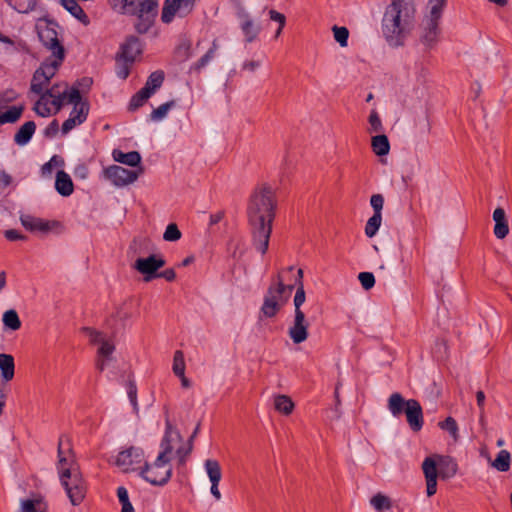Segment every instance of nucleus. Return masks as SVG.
I'll use <instances>...</instances> for the list:
<instances>
[{
	"mask_svg": "<svg viewBox=\"0 0 512 512\" xmlns=\"http://www.w3.org/2000/svg\"><path fill=\"white\" fill-rule=\"evenodd\" d=\"M438 426L440 429L447 431L450 436L453 438L454 441H458L459 439V428L457 421L451 417L448 416L445 420L440 421L438 423Z\"/></svg>",
	"mask_w": 512,
	"mask_h": 512,
	"instance_id": "41",
	"label": "nucleus"
},
{
	"mask_svg": "<svg viewBox=\"0 0 512 512\" xmlns=\"http://www.w3.org/2000/svg\"><path fill=\"white\" fill-rule=\"evenodd\" d=\"M185 367L183 352L181 350H176L173 357V373L176 376H183V373H185Z\"/></svg>",
	"mask_w": 512,
	"mask_h": 512,
	"instance_id": "48",
	"label": "nucleus"
},
{
	"mask_svg": "<svg viewBox=\"0 0 512 512\" xmlns=\"http://www.w3.org/2000/svg\"><path fill=\"white\" fill-rule=\"evenodd\" d=\"M62 6L82 24L88 25L90 23L88 15L77 3L76 0H60Z\"/></svg>",
	"mask_w": 512,
	"mask_h": 512,
	"instance_id": "29",
	"label": "nucleus"
},
{
	"mask_svg": "<svg viewBox=\"0 0 512 512\" xmlns=\"http://www.w3.org/2000/svg\"><path fill=\"white\" fill-rule=\"evenodd\" d=\"M78 125H81V124L79 122H77L75 120V118H73L71 115H69V118L66 119L62 124V127H61L62 133L67 134Z\"/></svg>",
	"mask_w": 512,
	"mask_h": 512,
	"instance_id": "63",
	"label": "nucleus"
},
{
	"mask_svg": "<svg viewBox=\"0 0 512 512\" xmlns=\"http://www.w3.org/2000/svg\"><path fill=\"white\" fill-rule=\"evenodd\" d=\"M58 131H59V123H58L57 119H54L44 129L43 135L46 138H53L57 135Z\"/></svg>",
	"mask_w": 512,
	"mask_h": 512,
	"instance_id": "59",
	"label": "nucleus"
},
{
	"mask_svg": "<svg viewBox=\"0 0 512 512\" xmlns=\"http://www.w3.org/2000/svg\"><path fill=\"white\" fill-rule=\"evenodd\" d=\"M303 275H304L303 270L301 268H299L297 270V276L295 279V285H297L296 293L294 296L295 313L303 312L301 310V306L306 300V293H305L304 284H303Z\"/></svg>",
	"mask_w": 512,
	"mask_h": 512,
	"instance_id": "30",
	"label": "nucleus"
},
{
	"mask_svg": "<svg viewBox=\"0 0 512 512\" xmlns=\"http://www.w3.org/2000/svg\"><path fill=\"white\" fill-rule=\"evenodd\" d=\"M2 322L6 330L17 331L21 328V320L15 309H9L3 313Z\"/></svg>",
	"mask_w": 512,
	"mask_h": 512,
	"instance_id": "33",
	"label": "nucleus"
},
{
	"mask_svg": "<svg viewBox=\"0 0 512 512\" xmlns=\"http://www.w3.org/2000/svg\"><path fill=\"white\" fill-rule=\"evenodd\" d=\"M66 100L68 103L73 104L74 106H81L84 99L81 96V91L77 86H72L70 90H67Z\"/></svg>",
	"mask_w": 512,
	"mask_h": 512,
	"instance_id": "50",
	"label": "nucleus"
},
{
	"mask_svg": "<svg viewBox=\"0 0 512 512\" xmlns=\"http://www.w3.org/2000/svg\"><path fill=\"white\" fill-rule=\"evenodd\" d=\"M23 111L24 107L22 105L9 107L5 112L0 113L2 124L16 123L21 118Z\"/></svg>",
	"mask_w": 512,
	"mask_h": 512,
	"instance_id": "39",
	"label": "nucleus"
},
{
	"mask_svg": "<svg viewBox=\"0 0 512 512\" xmlns=\"http://www.w3.org/2000/svg\"><path fill=\"white\" fill-rule=\"evenodd\" d=\"M176 104H177V102L174 99L161 104L160 106H158L157 108L152 110V112L150 114V119L152 121L162 120L163 118L166 117L168 111L170 109H172L173 107H175Z\"/></svg>",
	"mask_w": 512,
	"mask_h": 512,
	"instance_id": "42",
	"label": "nucleus"
},
{
	"mask_svg": "<svg viewBox=\"0 0 512 512\" xmlns=\"http://www.w3.org/2000/svg\"><path fill=\"white\" fill-rule=\"evenodd\" d=\"M4 236L5 238L8 240V241H18V240H22V241H25L27 240V236L20 233L18 230L16 229H8V230H5L4 231Z\"/></svg>",
	"mask_w": 512,
	"mask_h": 512,
	"instance_id": "60",
	"label": "nucleus"
},
{
	"mask_svg": "<svg viewBox=\"0 0 512 512\" xmlns=\"http://www.w3.org/2000/svg\"><path fill=\"white\" fill-rule=\"evenodd\" d=\"M182 236L181 231L175 223H170L166 227V230L163 234V239L169 242L178 241Z\"/></svg>",
	"mask_w": 512,
	"mask_h": 512,
	"instance_id": "49",
	"label": "nucleus"
},
{
	"mask_svg": "<svg viewBox=\"0 0 512 512\" xmlns=\"http://www.w3.org/2000/svg\"><path fill=\"white\" fill-rule=\"evenodd\" d=\"M276 207L277 200L270 185L262 184L255 188L249 199L247 216L251 226L253 246L262 255L269 247Z\"/></svg>",
	"mask_w": 512,
	"mask_h": 512,
	"instance_id": "1",
	"label": "nucleus"
},
{
	"mask_svg": "<svg viewBox=\"0 0 512 512\" xmlns=\"http://www.w3.org/2000/svg\"><path fill=\"white\" fill-rule=\"evenodd\" d=\"M192 449H193V444H188V446L185 448V447H179L177 449V454H178V462H179V465H184L185 462H186V458L187 456L190 455V453L192 452Z\"/></svg>",
	"mask_w": 512,
	"mask_h": 512,
	"instance_id": "61",
	"label": "nucleus"
},
{
	"mask_svg": "<svg viewBox=\"0 0 512 512\" xmlns=\"http://www.w3.org/2000/svg\"><path fill=\"white\" fill-rule=\"evenodd\" d=\"M131 318V312L124 305L118 307L116 311L107 319L112 334L115 336L120 330L124 329L126 322Z\"/></svg>",
	"mask_w": 512,
	"mask_h": 512,
	"instance_id": "20",
	"label": "nucleus"
},
{
	"mask_svg": "<svg viewBox=\"0 0 512 512\" xmlns=\"http://www.w3.org/2000/svg\"><path fill=\"white\" fill-rule=\"evenodd\" d=\"M164 79V72L162 70H156L148 76L143 88L152 96L162 86Z\"/></svg>",
	"mask_w": 512,
	"mask_h": 512,
	"instance_id": "31",
	"label": "nucleus"
},
{
	"mask_svg": "<svg viewBox=\"0 0 512 512\" xmlns=\"http://www.w3.org/2000/svg\"><path fill=\"white\" fill-rule=\"evenodd\" d=\"M65 57L66 54H62V51H58L57 54H52L50 57H47L36 69V77L43 76V81L50 84V80L56 75Z\"/></svg>",
	"mask_w": 512,
	"mask_h": 512,
	"instance_id": "16",
	"label": "nucleus"
},
{
	"mask_svg": "<svg viewBox=\"0 0 512 512\" xmlns=\"http://www.w3.org/2000/svg\"><path fill=\"white\" fill-rule=\"evenodd\" d=\"M236 17L240 21V29L244 35V41L246 43L254 42L261 32L260 25L251 18L247 11L236 15Z\"/></svg>",
	"mask_w": 512,
	"mask_h": 512,
	"instance_id": "18",
	"label": "nucleus"
},
{
	"mask_svg": "<svg viewBox=\"0 0 512 512\" xmlns=\"http://www.w3.org/2000/svg\"><path fill=\"white\" fill-rule=\"evenodd\" d=\"M124 15L134 17L133 29L139 35L147 34L156 23L159 0H126Z\"/></svg>",
	"mask_w": 512,
	"mask_h": 512,
	"instance_id": "5",
	"label": "nucleus"
},
{
	"mask_svg": "<svg viewBox=\"0 0 512 512\" xmlns=\"http://www.w3.org/2000/svg\"><path fill=\"white\" fill-rule=\"evenodd\" d=\"M372 151L377 156H386L390 151V142L385 134L373 136L371 139Z\"/></svg>",
	"mask_w": 512,
	"mask_h": 512,
	"instance_id": "32",
	"label": "nucleus"
},
{
	"mask_svg": "<svg viewBox=\"0 0 512 512\" xmlns=\"http://www.w3.org/2000/svg\"><path fill=\"white\" fill-rule=\"evenodd\" d=\"M127 394L130 400V403L133 406L134 411H138V402H137V385L133 378V375H129L126 383Z\"/></svg>",
	"mask_w": 512,
	"mask_h": 512,
	"instance_id": "46",
	"label": "nucleus"
},
{
	"mask_svg": "<svg viewBox=\"0 0 512 512\" xmlns=\"http://www.w3.org/2000/svg\"><path fill=\"white\" fill-rule=\"evenodd\" d=\"M114 350H115V346L112 343L104 340V341H102L97 354H98V357L109 358L112 355V353L114 352Z\"/></svg>",
	"mask_w": 512,
	"mask_h": 512,
	"instance_id": "57",
	"label": "nucleus"
},
{
	"mask_svg": "<svg viewBox=\"0 0 512 512\" xmlns=\"http://www.w3.org/2000/svg\"><path fill=\"white\" fill-rule=\"evenodd\" d=\"M0 371L4 382H9L15 375V361L11 354L0 353Z\"/></svg>",
	"mask_w": 512,
	"mask_h": 512,
	"instance_id": "27",
	"label": "nucleus"
},
{
	"mask_svg": "<svg viewBox=\"0 0 512 512\" xmlns=\"http://www.w3.org/2000/svg\"><path fill=\"white\" fill-rule=\"evenodd\" d=\"M371 505L378 512H382L385 510H389L392 507L391 499L388 496H385L381 493H377L371 498Z\"/></svg>",
	"mask_w": 512,
	"mask_h": 512,
	"instance_id": "45",
	"label": "nucleus"
},
{
	"mask_svg": "<svg viewBox=\"0 0 512 512\" xmlns=\"http://www.w3.org/2000/svg\"><path fill=\"white\" fill-rule=\"evenodd\" d=\"M388 409L394 417L405 414L407 423L414 432L422 429L424 424L423 409L416 399L406 400L400 393L395 392L388 399Z\"/></svg>",
	"mask_w": 512,
	"mask_h": 512,
	"instance_id": "6",
	"label": "nucleus"
},
{
	"mask_svg": "<svg viewBox=\"0 0 512 512\" xmlns=\"http://www.w3.org/2000/svg\"><path fill=\"white\" fill-rule=\"evenodd\" d=\"M269 16L271 20L278 22L279 26L285 27L286 17L284 14L272 9L269 11Z\"/></svg>",
	"mask_w": 512,
	"mask_h": 512,
	"instance_id": "64",
	"label": "nucleus"
},
{
	"mask_svg": "<svg viewBox=\"0 0 512 512\" xmlns=\"http://www.w3.org/2000/svg\"><path fill=\"white\" fill-rule=\"evenodd\" d=\"M358 279L365 290H370L375 285V276L372 272H360Z\"/></svg>",
	"mask_w": 512,
	"mask_h": 512,
	"instance_id": "53",
	"label": "nucleus"
},
{
	"mask_svg": "<svg viewBox=\"0 0 512 512\" xmlns=\"http://www.w3.org/2000/svg\"><path fill=\"white\" fill-rule=\"evenodd\" d=\"M309 324L306 321L304 312L295 313L294 323L289 328L288 334L294 344H300L307 340Z\"/></svg>",
	"mask_w": 512,
	"mask_h": 512,
	"instance_id": "17",
	"label": "nucleus"
},
{
	"mask_svg": "<svg viewBox=\"0 0 512 512\" xmlns=\"http://www.w3.org/2000/svg\"><path fill=\"white\" fill-rule=\"evenodd\" d=\"M20 220L23 227L31 232H48L51 229L49 221L31 215H22Z\"/></svg>",
	"mask_w": 512,
	"mask_h": 512,
	"instance_id": "26",
	"label": "nucleus"
},
{
	"mask_svg": "<svg viewBox=\"0 0 512 512\" xmlns=\"http://www.w3.org/2000/svg\"><path fill=\"white\" fill-rule=\"evenodd\" d=\"M415 0H391L385 8L381 31L390 47L405 45L416 24Z\"/></svg>",
	"mask_w": 512,
	"mask_h": 512,
	"instance_id": "2",
	"label": "nucleus"
},
{
	"mask_svg": "<svg viewBox=\"0 0 512 512\" xmlns=\"http://www.w3.org/2000/svg\"><path fill=\"white\" fill-rule=\"evenodd\" d=\"M55 189L63 197H68L74 192V184L68 173L63 170L57 172Z\"/></svg>",
	"mask_w": 512,
	"mask_h": 512,
	"instance_id": "24",
	"label": "nucleus"
},
{
	"mask_svg": "<svg viewBox=\"0 0 512 512\" xmlns=\"http://www.w3.org/2000/svg\"><path fill=\"white\" fill-rule=\"evenodd\" d=\"M274 406L278 412L284 415H290L294 409V403L287 395L276 396L274 400Z\"/></svg>",
	"mask_w": 512,
	"mask_h": 512,
	"instance_id": "38",
	"label": "nucleus"
},
{
	"mask_svg": "<svg viewBox=\"0 0 512 512\" xmlns=\"http://www.w3.org/2000/svg\"><path fill=\"white\" fill-rule=\"evenodd\" d=\"M81 331L89 337L91 344L102 343V341L105 340L103 338L102 332H100L92 327H82Z\"/></svg>",
	"mask_w": 512,
	"mask_h": 512,
	"instance_id": "52",
	"label": "nucleus"
},
{
	"mask_svg": "<svg viewBox=\"0 0 512 512\" xmlns=\"http://www.w3.org/2000/svg\"><path fill=\"white\" fill-rule=\"evenodd\" d=\"M197 0H165L161 12V21L169 24L178 13L180 17H186L194 10Z\"/></svg>",
	"mask_w": 512,
	"mask_h": 512,
	"instance_id": "10",
	"label": "nucleus"
},
{
	"mask_svg": "<svg viewBox=\"0 0 512 512\" xmlns=\"http://www.w3.org/2000/svg\"><path fill=\"white\" fill-rule=\"evenodd\" d=\"M332 31L336 42H338L341 47H346L348 45L349 30L344 26L340 27L334 25Z\"/></svg>",
	"mask_w": 512,
	"mask_h": 512,
	"instance_id": "47",
	"label": "nucleus"
},
{
	"mask_svg": "<svg viewBox=\"0 0 512 512\" xmlns=\"http://www.w3.org/2000/svg\"><path fill=\"white\" fill-rule=\"evenodd\" d=\"M36 131V124L30 120L19 127L14 135V142L19 146L27 145Z\"/></svg>",
	"mask_w": 512,
	"mask_h": 512,
	"instance_id": "25",
	"label": "nucleus"
},
{
	"mask_svg": "<svg viewBox=\"0 0 512 512\" xmlns=\"http://www.w3.org/2000/svg\"><path fill=\"white\" fill-rule=\"evenodd\" d=\"M170 427H171V425L167 421V429H169ZM160 446L162 448V451L159 453L158 457L153 462L152 467H154V468H163L170 463L171 458L169 455L171 454V452L173 450V446L171 444L170 434H169L168 430H166V432L161 440Z\"/></svg>",
	"mask_w": 512,
	"mask_h": 512,
	"instance_id": "21",
	"label": "nucleus"
},
{
	"mask_svg": "<svg viewBox=\"0 0 512 512\" xmlns=\"http://www.w3.org/2000/svg\"><path fill=\"white\" fill-rule=\"evenodd\" d=\"M153 463L144 462L140 467L139 476L154 486H164L169 482L172 476V467L170 464L163 468L152 467Z\"/></svg>",
	"mask_w": 512,
	"mask_h": 512,
	"instance_id": "13",
	"label": "nucleus"
},
{
	"mask_svg": "<svg viewBox=\"0 0 512 512\" xmlns=\"http://www.w3.org/2000/svg\"><path fill=\"white\" fill-rule=\"evenodd\" d=\"M511 465V455L507 450L498 452L496 458L491 462V466L499 472H507Z\"/></svg>",
	"mask_w": 512,
	"mask_h": 512,
	"instance_id": "35",
	"label": "nucleus"
},
{
	"mask_svg": "<svg viewBox=\"0 0 512 512\" xmlns=\"http://www.w3.org/2000/svg\"><path fill=\"white\" fill-rule=\"evenodd\" d=\"M143 53V44L138 36L129 35L120 46V51L116 55V61L123 60L134 63L136 57Z\"/></svg>",
	"mask_w": 512,
	"mask_h": 512,
	"instance_id": "15",
	"label": "nucleus"
},
{
	"mask_svg": "<svg viewBox=\"0 0 512 512\" xmlns=\"http://www.w3.org/2000/svg\"><path fill=\"white\" fill-rule=\"evenodd\" d=\"M381 222H382V214L373 213V215L368 219V221L366 222V225H365L366 236L369 238L374 237L377 234V232L381 226Z\"/></svg>",
	"mask_w": 512,
	"mask_h": 512,
	"instance_id": "44",
	"label": "nucleus"
},
{
	"mask_svg": "<svg viewBox=\"0 0 512 512\" xmlns=\"http://www.w3.org/2000/svg\"><path fill=\"white\" fill-rule=\"evenodd\" d=\"M150 97V94L142 87L131 97L127 107L128 111L135 112L142 107Z\"/></svg>",
	"mask_w": 512,
	"mask_h": 512,
	"instance_id": "37",
	"label": "nucleus"
},
{
	"mask_svg": "<svg viewBox=\"0 0 512 512\" xmlns=\"http://www.w3.org/2000/svg\"><path fill=\"white\" fill-rule=\"evenodd\" d=\"M9 6L19 13H28L36 6V0H5Z\"/></svg>",
	"mask_w": 512,
	"mask_h": 512,
	"instance_id": "43",
	"label": "nucleus"
},
{
	"mask_svg": "<svg viewBox=\"0 0 512 512\" xmlns=\"http://www.w3.org/2000/svg\"><path fill=\"white\" fill-rule=\"evenodd\" d=\"M494 235L498 239H504L509 234V225L506 217L505 210L502 207H497L493 212Z\"/></svg>",
	"mask_w": 512,
	"mask_h": 512,
	"instance_id": "22",
	"label": "nucleus"
},
{
	"mask_svg": "<svg viewBox=\"0 0 512 512\" xmlns=\"http://www.w3.org/2000/svg\"><path fill=\"white\" fill-rule=\"evenodd\" d=\"M35 29L40 42L47 50L51 51V54H57L58 51L66 54L65 47L59 38L60 26L56 20L50 19L48 16L41 17L37 20Z\"/></svg>",
	"mask_w": 512,
	"mask_h": 512,
	"instance_id": "7",
	"label": "nucleus"
},
{
	"mask_svg": "<svg viewBox=\"0 0 512 512\" xmlns=\"http://www.w3.org/2000/svg\"><path fill=\"white\" fill-rule=\"evenodd\" d=\"M166 264L162 255L150 254L145 258H138L133 264V268L143 275L145 282H150L157 278L158 270Z\"/></svg>",
	"mask_w": 512,
	"mask_h": 512,
	"instance_id": "11",
	"label": "nucleus"
},
{
	"mask_svg": "<svg viewBox=\"0 0 512 512\" xmlns=\"http://www.w3.org/2000/svg\"><path fill=\"white\" fill-rule=\"evenodd\" d=\"M67 97V90H65L62 93L56 92L54 93V97L51 101L52 105L55 106V113L59 112L62 108L64 101Z\"/></svg>",
	"mask_w": 512,
	"mask_h": 512,
	"instance_id": "58",
	"label": "nucleus"
},
{
	"mask_svg": "<svg viewBox=\"0 0 512 512\" xmlns=\"http://www.w3.org/2000/svg\"><path fill=\"white\" fill-rule=\"evenodd\" d=\"M116 62H117V69H116L117 76L122 80H126L130 75L131 68L134 63H130V62L123 61V60H119Z\"/></svg>",
	"mask_w": 512,
	"mask_h": 512,
	"instance_id": "51",
	"label": "nucleus"
},
{
	"mask_svg": "<svg viewBox=\"0 0 512 512\" xmlns=\"http://www.w3.org/2000/svg\"><path fill=\"white\" fill-rule=\"evenodd\" d=\"M103 172L106 179L115 186L122 187L136 181L143 172V168L139 167L137 170H129L119 165H111L105 168Z\"/></svg>",
	"mask_w": 512,
	"mask_h": 512,
	"instance_id": "12",
	"label": "nucleus"
},
{
	"mask_svg": "<svg viewBox=\"0 0 512 512\" xmlns=\"http://www.w3.org/2000/svg\"><path fill=\"white\" fill-rule=\"evenodd\" d=\"M368 122L371 126L370 130L372 132H381L383 130L382 121L380 119V116L378 112L373 109L369 115Z\"/></svg>",
	"mask_w": 512,
	"mask_h": 512,
	"instance_id": "55",
	"label": "nucleus"
},
{
	"mask_svg": "<svg viewBox=\"0 0 512 512\" xmlns=\"http://www.w3.org/2000/svg\"><path fill=\"white\" fill-rule=\"evenodd\" d=\"M142 462H145L143 449L132 446L118 453L115 464L123 468L124 471H140V467H135V465L141 464Z\"/></svg>",
	"mask_w": 512,
	"mask_h": 512,
	"instance_id": "14",
	"label": "nucleus"
},
{
	"mask_svg": "<svg viewBox=\"0 0 512 512\" xmlns=\"http://www.w3.org/2000/svg\"><path fill=\"white\" fill-rule=\"evenodd\" d=\"M48 82L43 81V76L36 77V71L33 73L30 90L35 94H40L43 92V88L47 87Z\"/></svg>",
	"mask_w": 512,
	"mask_h": 512,
	"instance_id": "54",
	"label": "nucleus"
},
{
	"mask_svg": "<svg viewBox=\"0 0 512 512\" xmlns=\"http://www.w3.org/2000/svg\"><path fill=\"white\" fill-rule=\"evenodd\" d=\"M113 159L121 164L131 167H141L142 157L138 151L123 152L120 149H114L112 152Z\"/></svg>",
	"mask_w": 512,
	"mask_h": 512,
	"instance_id": "23",
	"label": "nucleus"
},
{
	"mask_svg": "<svg viewBox=\"0 0 512 512\" xmlns=\"http://www.w3.org/2000/svg\"><path fill=\"white\" fill-rule=\"evenodd\" d=\"M370 204L375 214H382L384 205V197L382 194H373L370 199Z\"/></svg>",
	"mask_w": 512,
	"mask_h": 512,
	"instance_id": "56",
	"label": "nucleus"
},
{
	"mask_svg": "<svg viewBox=\"0 0 512 512\" xmlns=\"http://www.w3.org/2000/svg\"><path fill=\"white\" fill-rule=\"evenodd\" d=\"M283 291V278L280 273L272 278L263 299L260 313L266 318L275 317L287 303V297H280Z\"/></svg>",
	"mask_w": 512,
	"mask_h": 512,
	"instance_id": "9",
	"label": "nucleus"
},
{
	"mask_svg": "<svg viewBox=\"0 0 512 512\" xmlns=\"http://www.w3.org/2000/svg\"><path fill=\"white\" fill-rule=\"evenodd\" d=\"M422 470L426 481V493L432 497L437 492V479L448 480L458 471V464L449 455L433 454L424 459Z\"/></svg>",
	"mask_w": 512,
	"mask_h": 512,
	"instance_id": "4",
	"label": "nucleus"
},
{
	"mask_svg": "<svg viewBox=\"0 0 512 512\" xmlns=\"http://www.w3.org/2000/svg\"><path fill=\"white\" fill-rule=\"evenodd\" d=\"M93 84V79L91 77H82L78 79L73 86H77L81 91H89Z\"/></svg>",
	"mask_w": 512,
	"mask_h": 512,
	"instance_id": "62",
	"label": "nucleus"
},
{
	"mask_svg": "<svg viewBox=\"0 0 512 512\" xmlns=\"http://www.w3.org/2000/svg\"><path fill=\"white\" fill-rule=\"evenodd\" d=\"M66 442L68 451L72 452L70 439L61 435L58 441V465L57 469L60 475V481L63 485L66 494L73 506H78L82 503L86 495V486L80 473L68 467L69 460L64 455L63 445Z\"/></svg>",
	"mask_w": 512,
	"mask_h": 512,
	"instance_id": "3",
	"label": "nucleus"
},
{
	"mask_svg": "<svg viewBox=\"0 0 512 512\" xmlns=\"http://www.w3.org/2000/svg\"><path fill=\"white\" fill-rule=\"evenodd\" d=\"M428 3L431 6L430 15L420 40L427 49H432L438 42L439 23L447 5V0H429Z\"/></svg>",
	"mask_w": 512,
	"mask_h": 512,
	"instance_id": "8",
	"label": "nucleus"
},
{
	"mask_svg": "<svg viewBox=\"0 0 512 512\" xmlns=\"http://www.w3.org/2000/svg\"><path fill=\"white\" fill-rule=\"evenodd\" d=\"M191 41L182 39L174 49V57L179 62H185L191 57Z\"/></svg>",
	"mask_w": 512,
	"mask_h": 512,
	"instance_id": "36",
	"label": "nucleus"
},
{
	"mask_svg": "<svg viewBox=\"0 0 512 512\" xmlns=\"http://www.w3.org/2000/svg\"><path fill=\"white\" fill-rule=\"evenodd\" d=\"M218 47L217 39H214L211 47L207 50V52L190 66L189 72L200 74L203 68H205L208 63L215 57Z\"/></svg>",
	"mask_w": 512,
	"mask_h": 512,
	"instance_id": "28",
	"label": "nucleus"
},
{
	"mask_svg": "<svg viewBox=\"0 0 512 512\" xmlns=\"http://www.w3.org/2000/svg\"><path fill=\"white\" fill-rule=\"evenodd\" d=\"M204 465L211 482V494L219 500L221 493L218 489V485L222 476L220 464L217 460L207 459Z\"/></svg>",
	"mask_w": 512,
	"mask_h": 512,
	"instance_id": "19",
	"label": "nucleus"
},
{
	"mask_svg": "<svg viewBox=\"0 0 512 512\" xmlns=\"http://www.w3.org/2000/svg\"><path fill=\"white\" fill-rule=\"evenodd\" d=\"M90 111V103L87 98L84 99L81 106H73L70 115L75 118L77 122L80 124L84 123L87 120Z\"/></svg>",
	"mask_w": 512,
	"mask_h": 512,
	"instance_id": "40",
	"label": "nucleus"
},
{
	"mask_svg": "<svg viewBox=\"0 0 512 512\" xmlns=\"http://www.w3.org/2000/svg\"><path fill=\"white\" fill-rule=\"evenodd\" d=\"M46 503L41 496L34 499H25L21 502V512H45Z\"/></svg>",
	"mask_w": 512,
	"mask_h": 512,
	"instance_id": "34",
	"label": "nucleus"
}]
</instances>
